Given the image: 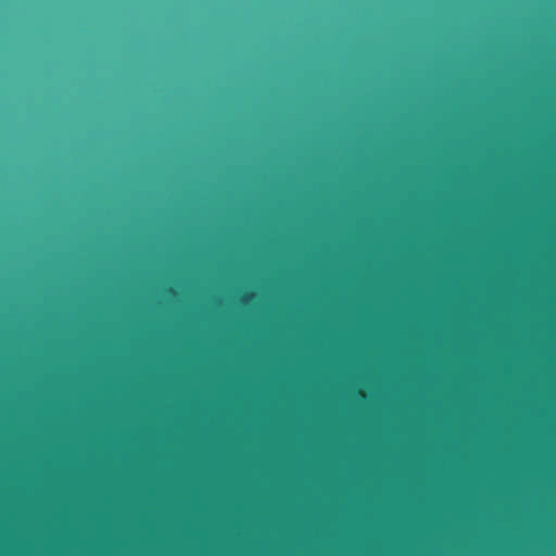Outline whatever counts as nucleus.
Masks as SVG:
<instances>
[{"label": "nucleus", "mask_w": 556, "mask_h": 556, "mask_svg": "<svg viewBox=\"0 0 556 556\" xmlns=\"http://www.w3.org/2000/svg\"><path fill=\"white\" fill-rule=\"evenodd\" d=\"M1 435H4V428H1Z\"/></svg>", "instance_id": "f257e3e1"}, {"label": "nucleus", "mask_w": 556, "mask_h": 556, "mask_svg": "<svg viewBox=\"0 0 556 556\" xmlns=\"http://www.w3.org/2000/svg\"><path fill=\"white\" fill-rule=\"evenodd\" d=\"M1 527H2V528L4 527V523H3V522L1 523Z\"/></svg>", "instance_id": "20e7f679"}, {"label": "nucleus", "mask_w": 556, "mask_h": 556, "mask_svg": "<svg viewBox=\"0 0 556 556\" xmlns=\"http://www.w3.org/2000/svg\"><path fill=\"white\" fill-rule=\"evenodd\" d=\"M1 435H4V428H1Z\"/></svg>", "instance_id": "f03ea898"}, {"label": "nucleus", "mask_w": 556, "mask_h": 556, "mask_svg": "<svg viewBox=\"0 0 556 556\" xmlns=\"http://www.w3.org/2000/svg\"><path fill=\"white\" fill-rule=\"evenodd\" d=\"M1 435H4V428H1Z\"/></svg>", "instance_id": "7ed1b4c3"}]
</instances>
